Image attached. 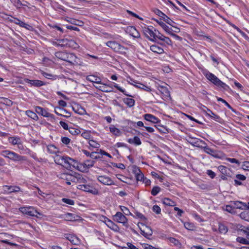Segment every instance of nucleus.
<instances>
[{
    "label": "nucleus",
    "mask_w": 249,
    "mask_h": 249,
    "mask_svg": "<svg viewBox=\"0 0 249 249\" xmlns=\"http://www.w3.org/2000/svg\"><path fill=\"white\" fill-rule=\"evenodd\" d=\"M55 56L58 59L67 61L72 64H78V58L73 53L64 52H58L55 53Z\"/></svg>",
    "instance_id": "f257e3e1"
},
{
    "label": "nucleus",
    "mask_w": 249,
    "mask_h": 249,
    "mask_svg": "<svg viewBox=\"0 0 249 249\" xmlns=\"http://www.w3.org/2000/svg\"><path fill=\"white\" fill-rule=\"evenodd\" d=\"M142 29L143 34L150 41H155L157 30L153 26L144 25L142 26Z\"/></svg>",
    "instance_id": "f03ea898"
},
{
    "label": "nucleus",
    "mask_w": 249,
    "mask_h": 249,
    "mask_svg": "<svg viewBox=\"0 0 249 249\" xmlns=\"http://www.w3.org/2000/svg\"><path fill=\"white\" fill-rule=\"evenodd\" d=\"M106 45L112 49L115 52L122 54L125 53L127 48L121 45L115 41H109L106 43Z\"/></svg>",
    "instance_id": "7ed1b4c3"
},
{
    "label": "nucleus",
    "mask_w": 249,
    "mask_h": 249,
    "mask_svg": "<svg viewBox=\"0 0 249 249\" xmlns=\"http://www.w3.org/2000/svg\"><path fill=\"white\" fill-rule=\"evenodd\" d=\"M19 211L24 214H26L30 216H36L38 217L37 214L41 215L42 214L39 213L34 207H21L19 208Z\"/></svg>",
    "instance_id": "20e7f679"
},
{
    "label": "nucleus",
    "mask_w": 249,
    "mask_h": 249,
    "mask_svg": "<svg viewBox=\"0 0 249 249\" xmlns=\"http://www.w3.org/2000/svg\"><path fill=\"white\" fill-rule=\"evenodd\" d=\"M206 76L209 80L211 81L214 85L217 86H220L225 89H226V88H228V86L226 84L222 82L213 74L209 72L206 74Z\"/></svg>",
    "instance_id": "39448f33"
},
{
    "label": "nucleus",
    "mask_w": 249,
    "mask_h": 249,
    "mask_svg": "<svg viewBox=\"0 0 249 249\" xmlns=\"http://www.w3.org/2000/svg\"><path fill=\"white\" fill-rule=\"evenodd\" d=\"M113 219L117 222L123 224L124 226H126L127 224V218L121 212H117L114 215Z\"/></svg>",
    "instance_id": "423d86ee"
},
{
    "label": "nucleus",
    "mask_w": 249,
    "mask_h": 249,
    "mask_svg": "<svg viewBox=\"0 0 249 249\" xmlns=\"http://www.w3.org/2000/svg\"><path fill=\"white\" fill-rule=\"evenodd\" d=\"M63 162L65 164H62V166L67 169L71 170L72 167H75V160L69 157H65Z\"/></svg>",
    "instance_id": "0eeeda50"
},
{
    "label": "nucleus",
    "mask_w": 249,
    "mask_h": 249,
    "mask_svg": "<svg viewBox=\"0 0 249 249\" xmlns=\"http://www.w3.org/2000/svg\"><path fill=\"white\" fill-rule=\"evenodd\" d=\"M79 174H75L74 175L70 174H62L61 178L66 179V180H71L72 182L78 183Z\"/></svg>",
    "instance_id": "6e6552de"
},
{
    "label": "nucleus",
    "mask_w": 249,
    "mask_h": 249,
    "mask_svg": "<svg viewBox=\"0 0 249 249\" xmlns=\"http://www.w3.org/2000/svg\"><path fill=\"white\" fill-rule=\"evenodd\" d=\"M98 180L104 185H112L114 184L113 181L109 177L106 176H99Z\"/></svg>",
    "instance_id": "1a4fd4ad"
},
{
    "label": "nucleus",
    "mask_w": 249,
    "mask_h": 249,
    "mask_svg": "<svg viewBox=\"0 0 249 249\" xmlns=\"http://www.w3.org/2000/svg\"><path fill=\"white\" fill-rule=\"evenodd\" d=\"M54 112L56 114L66 118H69L71 116L70 112L60 107H55Z\"/></svg>",
    "instance_id": "9d476101"
},
{
    "label": "nucleus",
    "mask_w": 249,
    "mask_h": 249,
    "mask_svg": "<svg viewBox=\"0 0 249 249\" xmlns=\"http://www.w3.org/2000/svg\"><path fill=\"white\" fill-rule=\"evenodd\" d=\"M10 156L9 159L14 161H19L26 160L25 157L20 156L13 151H11Z\"/></svg>",
    "instance_id": "9b49d317"
},
{
    "label": "nucleus",
    "mask_w": 249,
    "mask_h": 249,
    "mask_svg": "<svg viewBox=\"0 0 249 249\" xmlns=\"http://www.w3.org/2000/svg\"><path fill=\"white\" fill-rule=\"evenodd\" d=\"M3 190L6 193H11L13 192H18L20 191V189L17 186L4 185L3 186Z\"/></svg>",
    "instance_id": "f8f14e48"
},
{
    "label": "nucleus",
    "mask_w": 249,
    "mask_h": 249,
    "mask_svg": "<svg viewBox=\"0 0 249 249\" xmlns=\"http://www.w3.org/2000/svg\"><path fill=\"white\" fill-rule=\"evenodd\" d=\"M24 81L26 83L30 84L31 86L36 87H41L44 85L43 82L39 80H31L27 78L24 79Z\"/></svg>",
    "instance_id": "ddd939ff"
},
{
    "label": "nucleus",
    "mask_w": 249,
    "mask_h": 249,
    "mask_svg": "<svg viewBox=\"0 0 249 249\" xmlns=\"http://www.w3.org/2000/svg\"><path fill=\"white\" fill-rule=\"evenodd\" d=\"M103 218H104V219H107V223H106V225L109 228L114 231H119V228L116 224H115L114 223H113L112 221H111L110 219H109L106 216H103Z\"/></svg>",
    "instance_id": "4468645a"
},
{
    "label": "nucleus",
    "mask_w": 249,
    "mask_h": 249,
    "mask_svg": "<svg viewBox=\"0 0 249 249\" xmlns=\"http://www.w3.org/2000/svg\"><path fill=\"white\" fill-rule=\"evenodd\" d=\"M36 111L39 114L46 117H51V114L43 108L37 106L35 107Z\"/></svg>",
    "instance_id": "2eb2a0df"
},
{
    "label": "nucleus",
    "mask_w": 249,
    "mask_h": 249,
    "mask_svg": "<svg viewBox=\"0 0 249 249\" xmlns=\"http://www.w3.org/2000/svg\"><path fill=\"white\" fill-rule=\"evenodd\" d=\"M133 172L135 174V177L136 178L137 180H138V181H142V180H144V175L141 172L140 169L139 168H138L137 167H134L133 168Z\"/></svg>",
    "instance_id": "dca6fc26"
},
{
    "label": "nucleus",
    "mask_w": 249,
    "mask_h": 249,
    "mask_svg": "<svg viewBox=\"0 0 249 249\" xmlns=\"http://www.w3.org/2000/svg\"><path fill=\"white\" fill-rule=\"evenodd\" d=\"M77 188L78 189L81 190L82 191L92 193H93V188L91 186L87 184V183L84 184H79L77 186Z\"/></svg>",
    "instance_id": "f3484780"
},
{
    "label": "nucleus",
    "mask_w": 249,
    "mask_h": 249,
    "mask_svg": "<svg viewBox=\"0 0 249 249\" xmlns=\"http://www.w3.org/2000/svg\"><path fill=\"white\" fill-rule=\"evenodd\" d=\"M64 218L67 221H74L77 220L79 217L75 214L67 213L64 215Z\"/></svg>",
    "instance_id": "a211bd4d"
},
{
    "label": "nucleus",
    "mask_w": 249,
    "mask_h": 249,
    "mask_svg": "<svg viewBox=\"0 0 249 249\" xmlns=\"http://www.w3.org/2000/svg\"><path fill=\"white\" fill-rule=\"evenodd\" d=\"M14 22L15 24L19 25L20 27L25 28L29 30H31L33 29V27L31 26L20 20L19 19H18V18H15V20H14Z\"/></svg>",
    "instance_id": "6ab92c4d"
},
{
    "label": "nucleus",
    "mask_w": 249,
    "mask_h": 249,
    "mask_svg": "<svg viewBox=\"0 0 249 249\" xmlns=\"http://www.w3.org/2000/svg\"><path fill=\"white\" fill-rule=\"evenodd\" d=\"M144 118L146 121L154 124L157 123L160 121L158 118L150 114H145L144 115Z\"/></svg>",
    "instance_id": "aec40b11"
},
{
    "label": "nucleus",
    "mask_w": 249,
    "mask_h": 249,
    "mask_svg": "<svg viewBox=\"0 0 249 249\" xmlns=\"http://www.w3.org/2000/svg\"><path fill=\"white\" fill-rule=\"evenodd\" d=\"M72 109L75 113L80 115H84L86 114V111L85 108L78 105L73 107Z\"/></svg>",
    "instance_id": "412c9836"
},
{
    "label": "nucleus",
    "mask_w": 249,
    "mask_h": 249,
    "mask_svg": "<svg viewBox=\"0 0 249 249\" xmlns=\"http://www.w3.org/2000/svg\"><path fill=\"white\" fill-rule=\"evenodd\" d=\"M203 107L204 108H206V109H207V111H206L207 115L210 116V117H211L212 118H213V120H214L216 121H217V122L219 121V120L220 119L219 116L215 114L210 109H208L205 106H203Z\"/></svg>",
    "instance_id": "4be33fe9"
},
{
    "label": "nucleus",
    "mask_w": 249,
    "mask_h": 249,
    "mask_svg": "<svg viewBox=\"0 0 249 249\" xmlns=\"http://www.w3.org/2000/svg\"><path fill=\"white\" fill-rule=\"evenodd\" d=\"M150 50L153 52L157 53L158 54H161L164 52V50L162 48L156 45H153L151 46Z\"/></svg>",
    "instance_id": "5701e85b"
},
{
    "label": "nucleus",
    "mask_w": 249,
    "mask_h": 249,
    "mask_svg": "<svg viewBox=\"0 0 249 249\" xmlns=\"http://www.w3.org/2000/svg\"><path fill=\"white\" fill-rule=\"evenodd\" d=\"M48 151L52 154H56L59 152V149L53 144H50L47 146Z\"/></svg>",
    "instance_id": "b1692460"
},
{
    "label": "nucleus",
    "mask_w": 249,
    "mask_h": 249,
    "mask_svg": "<svg viewBox=\"0 0 249 249\" xmlns=\"http://www.w3.org/2000/svg\"><path fill=\"white\" fill-rule=\"evenodd\" d=\"M158 89L160 92L165 97L170 96V92L167 87L163 86H159Z\"/></svg>",
    "instance_id": "393cba45"
},
{
    "label": "nucleus",
    "mask_w": 249,
    "mask_h": 249,
    "mask_svg": "<svg viewBox=\"0 0 249 249\" xmlns=\"http://www.w3.org/2000/svg\"><path fill=\"white\" fill-rule=\"evenodd\" d=\"M66 238L74 245H77L80 242L79 239L77 237L72 235H68L66 237Z\"/></svg>",
    "instance_id": "a878e982"
},
{
    "label": "nucleus",
    "mask_w": 249,
    "mask_h": 249,
    "mask_svg": "<svg viewBox=\"0 0 249 249\" xmlns=\"http://www.w3.org/2000/svg\"><path fill=\"white\" fill-rule=\"evenodd\" d=\"M158 24L162 28V29L167 33L171 34V32H173V30L168 27L167 25L165 24L162 21H159L158 20L157 21Z\"/></svg>",
    "instance_id": "bb28decb"
},
{
    "label": "nucleus",
    "mask_w": 249,
    "mask_h": 249,
    "mask_svg": "<svg viewBox=\"0 0 249 249\" xmlns=\"http://www.w3.org/2000/svg\"><path fill=\"white\" fill-rule=\"evenodd\" d=\"M127 142L130 144H134L136 145H139L142 143L140 138L137 136H135L132 139H129Z\"/></svg>",
    "instance_id": "cd10ccee"
},
{
    "label": "nucleus",
    "mask_w": 249,
    "mask_h": 249,
    "mask_svg": "<svg viewBox=\"0 0 249 249\" xmlns=\"http://www.w3.org/2000/svg\"><path fill=\"white\" fill-rule=\"evenodd\" d=\"M65 157L60 156L58 155H56V156L54 157V160L56 163L61 165L62 166V164H65L64 163Z\"/></svg>",
    "instance_id": "c85d7f7f"
},
{
    "label": "nucleus",
    "mask_w": 249,
    "mask_h": 249,
    "mask_svg": "<svg viewBox=\"0 0 249 249\" xmlns=\"http://www.w3.org/2000/svg\"><path fill=\"white\" fill-rule=\"evenodd\" d=\"M67 21L68 22L71 23V24H74L75 25H78L79 26H83L84 24L83 22H82V21H80L79 20H76L74 18H68V19H67Z\"/></svg>",
    "instance_id": "c756f323"
},
{
    "label": "nucleus",
    "mask_w": 249,
    "mask_h": 249,
    "mask_svg": "<svg viewBox=\"0 0 249 249\" xmlns=\"http://www.w3.org/2000/svg\"><path fill=\"white\" fill-rule=\"evenodd\" d=\"M234 206L237 209H242V210L245 209V207H247L246 203H245L244 202H242L241 201H238L234 202Z\"/></svg>",
    "instance_id": "7c9ffc66"
},
{
    "label": "nucleus",
    "mask_w": 249,
    "mask_h": 249,
    "mask_svg": "<svg viewBox=\"0 0 249 249\" xmlns=\"http://www.w3.org/2000/svg\"><path fill=\"white\" fill-rule=\"evenodd\" d=\"M87 79L92 82L97 83V84H101L100 78L93 75H89L87 76Z\"/></svg>",
    "instance_id": "2f4dec72"
},
{
    "label": "nucleus",
    "mask_w": 249,
    "mask_h": 249,
    "mask_svg": "<svg viewBox=\"0 0 249 249\" xmlns=\"http://www.w3.org/2000/svg\"><path fill=\"white\" fill-rule=\"evenodd\" d=\"M141 224L142 225L143 228L145 231V237L148 238L149 236L152 235L153 233L152 229L149 227L146 226L142 223H141Z\"/></svg>",
    "instance_id": "473e14b6"
},
{
    "label": "nucleus",
    "mask_w": 249,
    "mask_h": 249,
    "mask_svg": "<svg viewBox=\"0 0 249 249\" xmlns=\"http://www.w3.org/2000/svg\"><path fill=\"white\" fill-rule=\"evenodd\" d=\"M131 83V85H133L134 86H135L139 89H143L145 91H149V92L151 91V89L149 87H148L142 84H141L140 83H138L137 85H135V84H133V83Z\"/></svg>",
    "instance_id": "72a5a7b5"
},
{
    "label": "nucleus",
    "mask_w": 249,
    "mask_h": 249,
    "mask_svg": "<svg viewBox=\"0 0 249 249\" xmlns=\"http://www.w3.org/2000/svg\"><path fill=\"white\" fill-rule=\"evenodd\" d=\"M68 42V39L64 38V39L58 40L56 42V44L58 46H60L61 47H67Z\"/></svg>",
    "instance_id": "f704fd0d"
},
{
    "label": "nucleus",
    "mask_w": 249,
    "mask_h": 249,
    "mask_svg": "<svg viewBox=\"0 0 249 249\" xmlns=\"http://www.w3.org/2000/svg\"><path fill=\"white\" fill-rule=\"evenodd\" d=\"M21 141L20 139L17 137H12L9 138V142L11 143L13 145H17Z\"/></svg>",
    "instance_id": "c9c22d12"
},
{
    "label": "nucleus",
    "mask_w": 249,
    "mask_h": 249,
    "mask_svg": "<svg viewBox=\"0 0 249 249\" xmlns=\"http://www.w3.org/2000/svg\"><path fill=\"white\" fill-rule=\"evenodd\" d=\"M79 46L76 42L72 39H68L67 47L72 48L73 49L78 48Z\"/></svg>",
    "instance_id": "e433bc0d"
},
{
    "label": "nucleus",
    "mask_w": 249,
    "mask_h": 249,
    "mask_svg": "<svg viewBox=\"0 0 249 249\" xmlns=\"http://www.w3.org/2000/svg\"><path fill=\"white\" fill-rule=\"evenodd\" d=\"M110 131L113 134H114L116 136H120L121 135V131L120 130L118 129L117 128L115 127L113 125H111L109 127Z\"/></svg>",
    "instance_id": "4c0bfd02"
},
{
    "label": "nucleus",
    "mask_w": 249,
    "mask_h": 249,
    "mask_svg": "<svg viewBox=\"0 0 249 249\" xmlns=\"http://www.w3.org/2000/svg\"><path fill=\"white\" fill-rule=\"evenodd\" d=\"M124 103L127 105L129 107H132L134 105L135 101L132 98H124Z\"/></svg>",
    "instance_id": "58836bf2"
},
{
    "label": "nucleus",
    "mask_w": 249,
    "mask_h": 249,
    "mask_svg": "<svg viewBox=\"0 0 249 249\" xmlns=\"http://www.w3.org/2000/svg\"><path fill=\"white\" fill-rule=\"evenodd\" d=\"M26 114L35 120H37L38 119V117L36 113L31 110H27L26 111Z\"/></svg>",
    "instance_id": "ea45409f"
},
{
    "label": "nucleus",
    "mask_w": 249,
    "mask_h": 249,
    "mask_svg": "<svg viewBox=\"0 0 249 249\" xmlns=\"http://www.w3.org/2000/svg\"><path fill=\"white\" fill-rule=\"evenodd\" d=\"M95 163V161L93 160H87L85 161V162L84 163V168L86 167V168L84 169V170H87L90 167H91L93 166L94 164Z\"/></svg>",
    "instance_id": "a19ab883"
},
{
    "label": "nucleus",
    "mask_w": 249,
    "mask_h": 249,
    "mask_svg": "<svg viewBox=\"0 0 249 249\" xmlns=\"http://www.w3.org/2000/svg\"><path fill=\"white\" fill-rule=\"evenodd\" d=\"M108 87L112 88L111 86H110L109 85H107L106 84H102V85L97 87V88L103 92H110L111 91V90L107 89V88Z\"/></svg>",
    "instance_id": "79ce46f5"
},
{
    "label": "nucleus",
    "mask_w": 249,
    "mask_h": 249,
    "mask_svg": "<svg viewBox=\"0 0 249 249\" xmlns=\"http://www.w3.org/2000/svg\"><path fill=\"white\" fill-rule=\"evenodd\" d=\"M155 126L160 133L165 134L168 132L167 129L164 126L158 124L155 125Z\"/></svg>",
    "instance_id": "37998d69"
},
{
    "label": "nucleus",
    "mask_w": 249,
    "mask_h": 249,
    "mask_svg": "<svg viewBox=\"0 0 249 249\" xmlns=\"http://www.w3.org/2000/svg\"><path fill=\"white\" fill-rule=\"evenodd\" d=\"M130 31L131 32V36H133L134 37L139 38L140 37V35L139 33L136 30L135 28L133 27H131Z\"/></svg>",
    "instance_id": "c03bdc74"
},
{
    "label": "nucleus",
    "mask_w": 249,
    "mask_h": 249,
    "mask_svg": "<svg viewBox=\"0 0 249 249\" xmlns=\"http://www.w3.org/2000/svg\"><path fill=\"white\" fill-rule=\"evenodd\" d=\"M219 231L220 233L225 234L228 231V228L222 224H219Z\"/></svg>",
    "instance_id": "a18cd8bd"
},
{
    "label": "nucleus",
    "mask_w": 249,
    "mask_h": 249,
    "mask_svg": "<svg viewBox=\"0 0 249 249\" xmlns=\"http://www.w3.org/2000/svg\"><path fill=\"white\" fill-rule=\"evenodd\" d=\"M163 203L166 205L173 206L175 205V202L168 198H165L163 200Z\"/></svg>",
    "instance_id": "49530a36"
},
{
    "label": "nucleus",
    "mask_w": 249,
    "mask_h": 249,
    "mask_svg": "<svg viewBox=\"0 0 249 249\" xmlns=\"http://www.w3.org/2000/svg\"><path fill=\"white\" fill-rule=\"evenodd\" d=\"M69 131L71 134L73 135H78L80 133L79 129L73 127H70L69 129Z\"/></svg>",
    "instance_id": "de8ad7c7"
},
{
    "label": "nucleus",
    "mask_w": 249,
    "mask_h": 249,
    "mask_svg": "<svg viewBox=\"0 0 249 249\" xmlns=\"http://www.w3.org/2000/svg\"><path fill=\"white\" fill-rule=\"evenodd\" d=\"M236 241L240 243L245 244V245H249V241L246 239L241 237H238L236 238Z\"/></svg>",
    "instance_id": "09e8293b"
},
{
    "label": "nucleus",
    "mask_w": 249,
    "mask_h": 249,
    "mask_svg": "<svg viewBox=\"0 0 249 249\" xmlns=\"http://www.w3.org/2000/svg\"><path fill=\"white\" fill-rule=\"evenodd\" d=\"M78 177L79 180L78 183H79L80 184H84L87 183V180L86 178H84V177L83 175L79 174V176Z\"/></svg>",
    "instance_id": "8fccbe9b"
},
{
    "label": "nucleus",
    "mask_w": 249,
    "mask_h": 249,
    "mask_svg": "<svg viewBox=\"0 0 249 249\" xmlns=\"http://www.w3.org/2000/svg\"><path fill=\"white\" fill-rule=\"evenodd\" d=\"M163 19L167 24H169L172 27H174L173 24L175 23V22L167 16L165 15L164 17H163Z\"/></svg>",
    "instance_id": "3c124183"
},
{
    "label": "nucleus",
    "mask_w": 249,
    "mask_h": 249,
    "mask_svg": "<svg viewBox=\"0 0 249 249\" xmlns=\"http://www.w3.org/2000/svg\"><path fill=\"white\" fill-rule=\"evenodd\" d=\"M160 188L158 186H155L151 190V194L153 196H156L160 191Z\"/></svg>",
    "instance_id": "603ef678"
},
{
    "label": "nucleus",
    "mask_w": 249,
    "mask_h": 249,
    "mask_svg": "<svg viewBox=\"0 0 249 249\" xmlns=\"http://www.w3.org/2000/svg\"><path fill=\"white\" fill-rule=\"evenodd\" d=\"M11 151L10 150H3L1 151L0 153V155L6 158H8L9 159V157H10V154H11Z\"/></svg>",
    "instance_id": "864d4df0"
},
{
    "label": "nucleus",
    "mask_w": 249,
    "mask_h": 249,
    "mask_svg": "<svg viewBox=\"0 0 249 249\" xmlns=\"http://www.w3.org/2000/svg\"><path fill=\"white\" fill-rule=\"evenodd\" d=\"M168 240H169V241L171 243L174 244L175 245H176L177 246H180V243L179 242V241L178 240L175 239V238L170 237L168 238Z\"/></svg>",
    "instance_id": "5fc2aeb1"
},
{
    "label": "nucleus",
    "mask_w": 249,
    "mask_h": 249,
    "mask_svg": "<svg viewBox=\"0 0 249 249\" xmlns=\"http://www.w3.org/2000/svg\"><path fill=\"white\" fill-rule=\"evenodd\" d=\"M89 145L94 148H99L100 147V144L93 140L89 141Z\"/></svg>",
    "instance_id": "6e6d98bb"
},
{
    "label": "nucleus",
    "mask_w": 249,
    "mask_h": 249,
    "mask_svg": "<svg viewBox=\"0 0 249 249\" xmlns=\"http://www.w3.org/2000/svg\"><path fill=\"white\" fill-rule=\"evenodd\" d=\"M14 5L17 8H20L22 5V3L19 0H10Z\"/></svg>",
    "instance_id": "4d7b16f0"
},
{
    "label": "nucleus",
    "mask_w": 249,
    "mask_h": 249,
    "mask_svg": "<svg viewBox=\"0 0 249 249\" xmlns=\"http://www.w3.org/2000/svg\"><path fill=\"white\" fill-rule=\"evenodd\" d=\"M62 201L63 202L71 205H73L74 203V202L73 200L69 198H62Z\"/></svg>",
    "instance_id": "13d9d810"
},
{
    "label": "nucleus",
    "mask_w": 249,
    "mask_h": 249,
    "mask_svg": "<svg viewBox=\"0 0 249 249\" xmlns=\"http://www.w3.org/2000/svg\"><path fill=\"white\" fill-rule=\"evenodd\" d=\"M204 150L206 153L211 155H213L214 153V150L208 146L204 147Z\"/></svg>",
    "instance_id": "bf43d9fd"
},
{
    "label": "nucleus",
    "mask_w": 249,
    "mask_h": 249,
    "mask_svg": "<svg viewBox=\"0 0 249 249\" xmlns=\"http://www.w3.org/2000/svg\"><path fill=\"white\" fill-rule=\"evenodd\" d=\"M240 217L245 220H248L249 214L246 212H243L240 214Z\"/></svg>",
    "instance_id": "052dcab7"
},
{
    "label": "nucleus",
    "mask_w": 249,
    "mask_h": 249,
    "mask_svg": "<svg viewBox=\"0 0 249 249\" xmlns=\"http://www.w3.org/2000/svg\"><path fill=\"white\" fill-rule=\"evenodd\" d=\"M114 87L116 88L120 91L123 93L124 95L127 96H131V95L126 94V91L124 90L122 88H121L120 87H119L117 84L114 83Z\"/></svg>",
    "instance_id": "680f3d73"
},
{
    "label": "nucleus",
    "mask_w": 249,
    "mask_h": 249,
    "mask_svg": "<svg viewBox=\"0 0 249 249\" xmlns=\"http://www.w3.org/2000/svg\"><path fill=\"white\" fill-rule=\"evenodd\" d=\"M90 157L92 159H97L100 158L98 153L93 152L90 154Z\"/></svg>",
    "instance_id": "e2e57ef3"
},
{
    "label": "nucleus",
    "mask_w": 249,
    "mask_h": 249,
    "mask_svg": "<svg viewBox=\"0 0 249 249\" xmlns=\"http://www.w3.org/2000/svg\"><path fill=\"white\" fill-rule=\"evenodd\" d=\"M81 136L86 139H89L90 136V132L87 131H84L82 133Z\"/></svg>",
    "instance_id": "0e129e2a"
},
{
    "label": "nucleus",
    "mask_w": 249,
    "mask_h": 249,
    "mask_svg": "<svg viewBox=\"0 0 249 249\" xmlns=\"http://www.w3.org/2000/svg\"><path fill=\"white\" fill-rule=\"evenodd\" d=\"M184 227L186 229L192 230L194 227V226L191 223L186 222L184 223Z\"/></svg>",
    "instance_id": "69168bd1"
},
{
    "label": "nucleus",
    "mask_w": 249,
    "mask_h": 249,
    "mask_svg": "<svg viewBox=\"0 0 249 249\" xmlns=\"http://www.w3.org/2000/svg\"><path fill=\"white\" fill-rule=\"evenodd\" d=\"M2 99L4 101V102L3 103V104H4L7 106H9L12 105L13 102L11 100L7 99V98H2Z\"/></svg>",
    "instance_id": "338daca9"
},
{
    "label": "nucleus",
    "mask_w": 249,
    "mask_h": 249,
    "mask_svg": "<svg viewBox=\"0 0 249 249\" xmlns=\"http://www.w3.org/2000/svg\"><path fill=\"white\" fill-rule=\"evenodd\" d=\"M152 210L157 214H159L160 213V208L158 205H154L153 207Z\"/></svg>",
    "instance_id": "774afa93"
}]
</instances>
